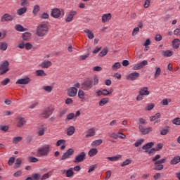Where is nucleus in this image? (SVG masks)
<instances>
[{"label": "nucleus", "instance_id": "16", "mask_svg": "<svg viewBox=\"0 0 180 180\" xmlns=\"http://www.w3.org/2000/svg\"><path fill=\"white\" fill-rule=\"evenodd\" d=\"M95 134H96V131L95 128H90L89 129H88L85 137L86 139H89V137H94Z\"/></svg>", "mask_w": 180, "mask_h": 180}, {"label": "nucleus", "instance_id": "64", "mask_svg": "<svg viewBox=\"0 0 180 180\" xmlns=\"http://www.w3.org/2000/svg\"><path fill=\"white\" fill-rule=\"evenodd\" d=\"M96 168V165H93L90 166L89 168L88 172L91 173V172H92V171H95Z\"/></svg>", "mask_w": 180, "mask_h": 180}, {"label": "nucleus", "instance_id": "17", "mask_svg": "<svg viewBox=\"0 0 180 180\" xmlns=\"http://www.w3.org/2000/svg\"><path fill=\"white\" fill-rule=\"evenodd\" d=\"M17 122V127H23L26 124V120L22 117H18Z\"/></svg>", "mask_w": 180, "mask_h": 180}, {"label": "nucleus", "instance_id": "54", "mask_svg": "<svg viewBox=\"0 0 180 180\" xmlns=\"http://www.w3.org/2000/svg\"><path fill=\"white\" fill-rule=\"evenodd\" d=\"M75 117V114L74 113H70L66 117V120H72Z\"/></svg>", "mask_w": 180, "mask_h": 180}, {"label": "nucleus", "instance_id": "19", "mask_svg": "<svg viewBox=\"0 0 180 180\" xmlns=\"http://www.w3.org/2000/svg\"><path fill=\"white\" fill-rule=\"evenodd\" d=\"M112 19V14L110 13L107 14H103L102 15V22L106 23V22H109Z\"/></svg>", "mask_w": 180, "mask_h": 180}, {"label": "nucleus", "instance_id": "51", "mask_svg": "<svg viewBox=\"0 0 180 180\" xmlns=\"http://www.w3.org/2000/svg\"><path fill=\"white\" fill-rule=\"evenodd\" d=\"M168 129L169 128L167 127V129H162L160 131L161 136H167V134L169 133V129Z\"/></svg>", "mask_w": 180, "mask_h": 180}, {"label": "nucleus", "instance_id": "56", "mask_svg": "<svg viewBox=\"0 0 180 180\" xmlns=\"http://www.w3.org/2000/svg\"><path fill=\"white\" fill-rule=\"evenodd\" d=\"M28 161H30V162H37V161H39L38 158H36L34 157H28Z\"/></svg>", "mask_w": 180, "mask_h": 180}, {"label": "nucleus", "instance_id": "5", "mask_svg": "<svg viewBox=\"0 0 180 180\" xmlns=\"http://www.w3.org/2000/svg\"><path fill=\"white\" fill-rule=\"evenodd\" d=\"M92 86L93 85L91 79H86L82 84V89H83L84 91H89V89H92Z\"/></svg>", "mask_w": 180, "mask_h": 180}, {"label": "nucleus", "instance_id": "58", "mask_svg": "<svg viewBox=\"0 0 180 180\" xmlns=\"http://www.w3.org/2000/svg\"><path fill=\"white\" fill-rule=\"evenodd\" d=\"M61 144H65V140H64V139L58 140L56 143V146L60 147V146H61Z\"/></svg>", "mask_w": 180, "mask_h": 180}, {"label": "nucleus", "instance_id": "62", "mask_svg": "<svg viewBox=\"0 0 180 180\" xmlns=\"http://www.w3.org/2000/svg\"><path fill=\"white\" fill-rule=\"evenodd\" d=\"M32 47H33V45L30 44V42H27L25 44V49L26 50H31Z\"/></svg>", "mask_w": 180, "mask_h": 180}, {"label": "nucleus", "instance_id": "48", "mask_svg": "<svg viewBox=\"0 0 180 180\" xmlns=\"http://www.w3.org/2000/svg\"><path fill=\"white\" fill-rule=\"evenodd\" d=\"M53 89H54V86H46V92H48L49 94L53 92Z\"/></svg>", "mask_w": 180, "mask_h": 180}, {"label": "nucleus", "instance_id": "47", "mask_svg": "<svg viewBox=\"0 0 180 180\" xmlns=\"http://www.w3.org/2000/svg\"><path fill=\"white\" fill-rule=\"evenodd\" d=\"M129 164H131V159H127L125 161H124L121 164V167H126V165H129Z\"/></svg>", "mask_w": 180, "mask_h": 180}, {"label": "nucleus", "instance_id": "42", "mask_svg": "<svg viewBox=\"0 0 180 180\" xmlns=\"http://www.w3.org/2000/svg\"><path fill=\"white\" fill-rule=\"evenodd\" d=\"M36 74L37 77H45L46 73L44 72V70H38L36 71Z\"/></svg>", "mask_w": 180, "mask_h": 180}, {"label": "nucleus", "instance_id": "39", "mask_svg": "<svg viewBox=\"0 0 180 180\" xmlns=\"http://www.w3.org/2000/svg\"><path fill=\"white\" fill-rule=\"evenodd\" d=\"M138 122L139 123V126H146V124H147V121L143 117L139 118Z\"/></svg>", "mask_w": 180, "mask_h": 180}, {"label": "nucleus", "instance_id": "27", "mask_svg": "<svg viewBox=\"0 0 180 180\" xmlns=\"http://www.w3.org/2000/svg\"><path fill=\"white\" fill-rule=\"evenodd\" d=\"M103 143V141L102 139H97L91 143V146L92 147H98L99 146H101V144H102Z\"/></svg>", "mask_w": 180, "mask_h": 180}, {"label": "nucleus", "instance_id": "8", "mask_svg": "<svg viewBox=\"0 0 180 180\" xmlns=\"http://www.w3.org/2000/svg\"><path fill=\"white\" fill-rule=\"evenodd\" d=\"M146 65H148V61L143 60V61L140 62L139 63L135 65L132 68V70H141V68H144V67H146Z\"/></svg>", "mask_w": 180, "mask_h": 180}, {"label": "nucleus", "instance_id": "43", "mask_svg": "<svg viewBox=\"0 0 180 180\" xmlns=\"http://www.w3.org/2000/svg\"><path fill=\"white\" fill-rule=\"evenodd\" d=\"M78 98H79V99H85V92L82 90H79Z\"/></svg>", "mask_w": 180, "mask_h": 180}, {"label": "nucleus", "instance_id": "9", "mask_svg": "<svg viewBox=\"0 0 180 180\" xmlns=\"http://www.w3.org/2000/svg\"><path fill=\"white\" fill-rule=\"evenodd\" d=\"M74 154V149L69 148L61 157L60 160L62 161H64L65 160H67V158H70L71 155Z\"/></svg>", "mask_w": 180, "mask_h": 180}, {"label": "nucleus", "instance_id": "24", "mask_svg": "<svg viewBox=\"0 0 180 180\" xmlns=\"http://www.w3.org/2000/svg\"><path fill=\"white\" fill-rule=\"evenodd\" d=\"M180 162V156L179 155H176L175 156L171 161H170V164L172 165H176V164H179Z\"/></svg>", "mask_w": 180, "mask_h": 180}, {"label": "nucleus", "instance_id": "4", "mask_svg": "<svg viewBox=\"0 0 180 180\" xmlns=\"http://www.w3.org/2000/svg\"><path fill=\"white\" fill-rule=\"evenodd\" d=\"M86 158V153L85 152H82L75 156V160H73V162H75V164L83 162V161H85Z\"/></svg>", "mask_w": 180, "mask_h": 180}, {"label": "nucleus", "instance_id": "35", "mask_svg": "<svg viewBox=\"0 0 180 180\" xmlns=\"http://www.w3.org/2000/svg\"><path fill=\"white\" fill-rule=\"evenodd\" d=\"M39 12H40V6L39 5L34 6V8L32 11V13L34 14V16L37 15V13H39Z\"/></svg>", "mask_w": 180, "mask_h": 180}, {"label": "nucleus", "instance_id": "22", "mask_svg": "<svg viewBox=\"0 0 180 180\" xmlns=\"http://www.w3.org/2000/svg\"><path fill=\"white\" fill-rule=\"evenodd\" d=\"M31 37H32V33L29 32H24L22 34V40H25V41H29Z\"/></svg>", "mask_w": 180, "mask_h": 180}, {"label": "nucleus", "instance_id": "36", "mask_svg": "<svg viewBox=\"0 0 180 180\" xmlns=\"http://www.w3.org/2000/svg\"><path fill=\"white\" fill-rule=\"evenodd\" d=\"M8 49V44L6 42H0V50L6 51Z\"/></svg>", "mask_w": 180, "mask_h": 180}, {"label": "nucleus", "instance_id": "23", "mask_svg": "<svg viewBox=\"0 0 180 180\" xmlns=\"http://www.w3.org/2000/svg\"><path fill=\"white\" fill-rule=\"evenodd\" d=\"M180 46V40L179 39H174L172 41V46L173 49H174L175 50H176V49H179Z\"/></svg>", "mask_w": 180, "mask_h": 180}, {"label": "nucleus", "instance_id": "61", "mask_svg": "<svg viewBox=\"0 0 180 180\" xmlns=\"http://www.w3.org/2000/svg\"><path fill=\"white\" fill-rule=\"evenodd\" d=\"M169 102H171V99L168 100L167 98H165L162 100V105H164V106H167L168 105Z\"/></svg>", "mask_w": 180, "mask_h": 180}, {"label": "nucleus", "instance_id": "34", "mask_svg": "<svg viewBox=\"0 0 180 180\" xmlns=\"http://www.w3.org/2000/svg\"><path fill=\"white\" fill-rule=\"evenodd\" d=\"M109 53V50H108V48H104L99 53H98V57H105L106 54Z\"/></svg>", "mask_w": 180, "mask_h": 180}, {"label": "nucleus", "instance_id": "11", "mask_svg": "<svg viewBox=\"0 0 180 180\" xmlns=\"http://www.w3.org/2000/svg\"><path fill=\"white\" fill-rule=\"evenodd\" d=\"M77 94H78V89L75 87H70L68 89V95L71 98L77 96Z\"/></svg>", "mask_w": 180, "mask_h": 180}, {"label": "nucleus", "instance_id": "12", "mask_svg": "<svg viewBox=\"0 0 180 180\" xmlns=\"http://www.w3.org/2000/svg\"><path fill=\"white\" fill-rule=\"evenodd\" d=\"M139 131L142 133L143 134H148V133H151L153 131V127H150L148 128H144L143 125H139Z\"/></svg>", "mask_w": 180, "mask_h": 180}, {"label": "nucleus", "instance_id": "63", "mask_svg": "<svg viewBox=\"0 0 180 180\" xmlns=\"http://www.w3.org/2000/svg\"><path fill=\"white\" fill-rule=\"evenodd\" d=\"M162 147H164V144L162 143H158L156 147V151H160V150H162Z\"/></svg>", "mask_w": 180, "mask_h": 180}, {"label": "nucleus", "instance_id": "37", "mask_svg": "<svg viewBox=\"0 0 180 180\" xmlns=\"http://www.w3.org/2000/svg\"><path fill=\"white\" fill-rule=\"evenodd\" d=\"M119 158H122V155H118L117 156H114V157H108L107 160H109V161H117V160H119Z\"/></svg>", "mask_w": 180, "mask_h": 180}, {"label": "nucleus", "instance_id": "18", "mask_svg": "<svg viewBox=\"0 0 180 180\" xmlns=\"http://www.w3.org/2000/svg\"><path fill=\"white\" fill-rule=\"evenodd\" d=\"M139 94L142 95L143 96L150 95V91H148V87L145 86L140 89Z\"/></svg>", "mask_w": 180, "mask_h": 180}, {"label": "nucleus", "instance_id": "2", "mask_svg": "<svg viewBox=\"0 0 180 180\" xmlns=\"http://www.w3.org/2000/svg\"><path fill=\"white\" fill-rule=\"evenodd\" d=\"M8 72H9V62L8 60H4L0 65V75H5Z\"/></svg>", "mask_w": 180, "mask_h": 180}, {"label": "nucleus", "instance_id": "53", "mask_svg": "<svg viewBox=\"0 0 180 180\" xmlns=\"http://www.w3.org/2000/svg\"><path fill=\"white\" fill-rule=\"evenodd\" d=\"M155 105H154V103H150L149 105H148L146 107V110H153V109H154Z\"/></svg>", "mask_w": 180, "mask_h": 180}, {"label": "nucleus", "instance_id": "13", "mask_svg": "<svg viewBox=\"0 0 180 180\" xmlns=\"http://www.w3.org/2000/svg\"><path fill=\"white\" fill-rule=\"evenodd\" d=\"M77 15V11H71L68 14L67 18H65V22H72L74 20V16Z\"/></svg>", "mask_w": 180, "mask_h": 180}, {"label": "nucleus", "instance_id": "57", "mask_svg": "<svg viewBox=\"0 0 180 180\" xmlns=\"http://www.w3.org/2000/svg\"><path fill=\"white\" fill-rule=\"evenodd\" d=\"M172 123L173 124H176V126H180V118H175L174 120H173Z\"/></svg>", "mask_w": 180, "mask_h": 180}, {"label": "nucleus", "instance_id": "6", "mask_svg": "<svg viewBox=\"0 0 180 180\" xmlns=\"http://www.w3.org/2000/svg\"><path fill=\"white\" fill-rule=\"evenodd\" d=\"M37 34L40 37H43L46 34V24H41L37 27Z\"/></svg>", "mask_w": 180, "mask_h": 180}, {"label": "nucleus", "instance_id": "32", "mask_svg": "<svg viewBox=\"0 0 180 180\" xmlns=\"http://www.w3.org/2000/svg\"><path fill=\"white\" fill-rule=\"evenodd\" d=\"M26 12H27V7H22V8L17 10V13H18V15H19V16H22V15H23V13H26Z\"/></svg>", "mask_w": 180, "mask_h": 180}, {"label": "nucleus", "instance_id": "28", "mask_svg": "<svg viewBox=\"0 0 180 180\" xmlns=\"http://www.w3.org/2000/svg\"><path fill=\"white\" fill-rule=\"evenodd\" d=\"M63 172H66L67 178H71L74 176V171H72V168H70L68 170H63Z\"/></svg>", "mask_w": 180, "mask_h": 180}, {"label": "nucleus", "instance_id": "38", "mask_svg": "<svg viewBox=\"0 0 180 180\" xmlns=\"http://www.w3.org/2000/svg\"><path fill=\"white\" fill-rule=\"evenodd\" d=\"M160 117H161V114H160V112H158L155 115L151 116L150 117V120L151 122H154V121L157 120V119H160Z\"/></svg>", "mask_w": 180, "mask_h": 180}, {"label": "nucleus", "instance_id": "3", "mask_svg": "<svg viewBox=\"0 0 180 180\" xmlns=\"http://www.w3.org/2000/svg\"><path fill=\"white\" fill-rule=\"evenodd\" d=\"M64 9H60L55 8L51 11V15L55 19H58L60 16H64Z\"/></svg>", "mask_w": 180, "mask_h": 180}, {"label": "nucleus", "instance_id": "50", "mask_svg": "<svg viewBox=\"0 0 180 180\" xmlns=\"http://www.w3.org/2000/svg\"><path fill=\"white\" fill-rule=\"evenodd\" d=\"M143 143H144V139H141L138 140L135 143L134 146L135 147H139V146H141V144H143Z\"/></svg>", "mask_w": 180, "mask_h": 180}, {"label": "nucleus", "instance_id": "59", "mask_svg": "<svg viewBox=\"0 0 180 180\" xmlns=\"http://www.w3.org/2000/svg\"><path fill=\"white\" fill-rule=\"evenodd\" d=\"M140 32L139 27H135L132 31V36H136Z\"/></svg>", "mask_w": 180, "mask_h": 180}, {"label": "nucleus", "instance_id": "44", "mask_svg": "<svg viewBox=\"0 0 180 180\" xmlns=\"http://www.w3.org/2000/svg\"><path fill=\"white\" fill-rule=\"evenodd\" d=\"M38 154L39 155H46V147L41 148L38 150Z\"/></svg>", "mask_w": 180, "mask_h": 180}, {"label": "nucleus", "instance_id": "25", "mask_svg": "<svg viewBox=\"0 0 180 180\" xmlns=\"http://www.w3.org/2000/svg\"><path fill=\"white\" fill-rule=\"evenodd\" d=\"M74 133H75V127L74 126H70L68 128V131H67V136H72V134H74Z\"/></svg>", "mask_w": 180, "mask_h": 180}, {"label": "nucleus", "instance_id": "31", "mask_svg": "<svg viewBox=\"0 0 180 180\" xmlns=\"http://www.w3.org/2000/svg\"><path fill=\"white\" fill-rule=\"evenodd\" d=\"M96 154H98V149L96 148H91L88 153L89 157H95Z\"/></svg>", "mask_w": 180, "mask_h": 180}, {"label": "nucleus", "instance_id": "20", "mask_svg": "<svg viewBox=\"0 0 180 180\" xmlns=\"http://www.w3.org/2000/svg\"><path fill=\"white\" fill-rule=\"evenodd\" d=\"M153 146H154V143L149 142L142 146V150H144L145 153H148V150H150V148H151L153 147Z\"/></svg>", "mask_w": 180, "mask_h": 180}, {"label": "nucleus", "instance_id": "49", "mask_svg": "<svg viewBox=\"0 0 180 180\" xmlns=\"http://www.w3.org/2000/svg\"><path fill=\"white\" fill-rule=\"evenodd\" d=\"M10 82H11V79L7 77V78L4 79L3 81L1 82V85L5 86V85L8 84Z\"/></svg>", "mask_w": 180, "mask_h": 180}, {"label": "nucleus", "instance_id": "41", "mask_svg": "<svg viewBox=\"0 0 180 180\" xmlns=\"http://www.w3.org/2000/svg\"><path fill=\"white\" fill-rule=\"evenodd\" d=\"M21 164H22V159L17 158L15 160V165L14 166V168L15 169H17V168H20Z\"/></svg>", "mask_w": 180, "mask_h": 180}, {"label": "nucleus", "instance_id": "7", "mask_svg": "<svg viewBox=\"0 0 180 180\" xmlns=\"http://www.w3.org/2000/svg\"><path fill=\"white\" fill-rule=\"evenodd\" d=\"M139 78H140V73L137 72H131L127 76L128 81H136L139 79Z\"/></svg>", "mask_w": 180, "mask_h": 180}, {"label": "nucleus", "instance_id": "1", "mask_svg": "<svg viewBox=\"0 0 180 180\" xmlns=\"http://www.w3.org/2000/svg\"><path fill=\"white\" fill-rule=\"evenodd\" d=\"M161 158V155H156L153 159L152 161L154 162V165H156L154 167L153 169L155 171H161L162 169H164V165L162 164H165L167 162L166 158Z\"/></svg>", "mask_w": 180, "mask_h": 180}, {"label": "nucleus", "instance_id": "33", "mask_svg": "<svg viewBox=\"0 0 180 180\" xmlns=\"http://www.w3.org/2000/svg\"><path fill=\"white\" fill-rule=\"evenodd\" d=\"M162 54L164 56V57H172V56L174 54V52L170 50L163 51Z\"/></svg>", "mask_w": 180, "mask_h": 180}, {"label": "nucleus", "instance_id": "55", "mask_svg": "<svg viewBox=\"0 0 180 180\" xmlns=\"http://www.w3.org/2000/svg\"><path fill=\"white\" fill-rule=\"evenodd\" d=\"M13 164H15V158L11 157L9 158V160L8 161V165L10 166H12V165H13Z\"/></svg>", "mask_w": 180, "mask_h": 180}, {"label": "nucleus", "instance_id": "15", "mask_svg": "<svg viewBox=\"0 0 180 180\" xmlns=\"http://www.w3.org/2000/svg\"><path fill=\"white\" fill-rule=\"evenodd\" d=\"M54 112V106L53 105H48L46 110V118L50 117L53 115Z\"/></svg>", "mask_w": 180, "mask_h": 180}, {"label": "nucleus", "instance_id": "40", "mask_svg": "<svg viewBox=\"0 0 180 180\" xmlns=\"http://www.w3.org/2000/svg\"><path fill=\"white\" fill-rule=\"evenodd\" d=\"M23 137L22 136H15L13 139V144H18L20 141H22Z\"/></svg>", "mask_w": 180, "mask_h": 180}, {"label": "nucleus", "instance_id": "10", "mask_svg": "<svg viewBox=\"0 0 180 180\" xmlns=\"http://www.w3.org/2000/svg\"><path fill=\"white\" fill-rule=\"evenodd\" d=\"M32 80L29 78V77H26L25 78L23 79H18L15 84L18 85H27V84H30V82Z\"/></svg>", "mask_w": 180, "mask_h": 180}, {"label": "nucleus", "instance_id": "46", "mask_svg": "<svg viewBox=\"0 0 180 180\" xmlns=\"http://www.w3.org/2000/svg\"><path fill=\"white\" fill-rule=\"evenodd\" d=\"M161 75V68H156V70L154 75L155 78H158Z\"/></svg>", "mask_w": 180, "mask_h": 180}, {"label": "nucleus", "instance_id": "60", "mask_svg": "<svg viewBox=\"0 0 180 180\" xmlns=\"http://www.w3.org/2000/svg\"><path fill=\"white\" fill-rule=\"evenodd\" d=\"M112 176V171L108 170L105 172V179L108 180Z\"/></svg>", "mask_w": 180, "mask_h": 180}, {"label": "nucleus", "instance_id": "52", "mask_svg": "<svg viewBox=\"0 0 180 180\" xmlns=\"http://www.w3.org/2000/svg\"><path fill=\"white\" fill-rule=\"evenodd\" d=\"M108 136H109V137H111L112 139H119V134H116L115 132L108 134Z\"/></svg>", "mask_w": 180, "mask_h": 180}, {"label": "nucleus", "instance_id": "30", "mask_svg": "<svg viewBox=\"0 0 180 180\" xmlns=\"http://www.w3.org/2000/svg\"><path fill=\"white\" fill-rule=\"evenodd\" d=\"M109 103V98H101L98 103L99 106H105L106 103Z\"/></svg>", "mask_w": 180, "mask_h": 180}, {"label": "nucleus", "instance_id": "29", "mask_svg": "<svg viewBox=\"0 0 180 180\" xmlns=\"http://www.w3.org/2000/svg\"><path fill=\"white\" fill-rule=\"evenodd\" d=\"M15 29L17 32H26V30H27V28L23 27L20 24L16 25L15 26Z\"/></svg>", "mask_w": 180, "mask_h": 180}, {"label": "nucleus", "instance_id": "45", "mask_svg": "<svg viewBox=\"0 0 180 180\" xmlns=\"http://www.w3.org/2000/svg\"><path fill=\"white\" fill-rule=\"evenodd\" d=\"M120 67H122V65H120V63L117 62L112 66V70H113V71H115V70H119V68H120Z\"/></svg>", "mask_w": 180, "mask_h": 180}, {"label": "nucleus", "instance_id": "26", "mask_svg": "<svg viewBox=\"0 0 180 180\" xmlns=\"http://www.w3.org/2000/svg\"><path fill=\"white\" fill-rule=\"evenodd\" d=\"M84 33H86L87 37L90 40H92V39H94V37H95V36L94 35V32H92V31H91V30H88V29H85L84 30Z\"/></svg>", "mask_w": 180, "mask_h": 180}, {"label": "nucleus", "instance_id": "14", "mask_svg": "<svg viewBox=\"0 0 180 180\" xmlns=\"http://www.w3.org/2000/svg\"><path fill=\"white\" fill-rule=\"evenodd\" d=\"M12 20H13V17L9 13H6L1 18V22H12Z\"/></svg>", "mask_w": 180, "mask_h": 180}, {"label": "nucleus", "instance_id": "21", "mask_svg": "<svg viewBox=\"0 0 180 180\" xmlns=\"http://www.w3.org/2000/svg\"><path fill=\"white\" fill-rule=\"evenodd\" d=\"M41 176L37 173L32 174L31 177H27L25 180H40Z\"/></svg>", "mask_w": 180, "mask_h": 180}]
</instances>
